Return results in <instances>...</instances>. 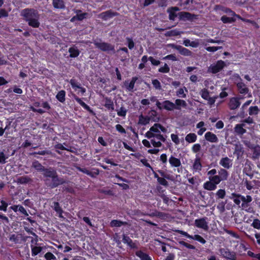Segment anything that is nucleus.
Here are the masks:
<instances>
[{"label":"nucleus","mask_w":260,"mask_h":260,"mask_svg":"<svg viewBox=\"0 0 260 260\" xmlns=\"http://www.w3.org/2000/svg\"><path fill=\"white\" fill-rule=\"evenodd\" d=\"M163 109L168 111H173L175 109V104L173 102L169 100H165L162 103Z\"/></svg>","instance_id":"nucleus-27"},{"label":"nucleus","mask_w":260,"mask_h":260,"mask_svg":"<svg viewBox=\"0 0 260 260\" xmlns=\"http://www.w3.org/2000/svg\"><path fill=\"white\" fill-rule=\"evenodd\" d=\"M251 226L256 229H260V220L259 219H254L251 223Z\"/></svg>","instance_id":"nucleus-61"},{"label":"nucleus","mask_w":260,"mask_h":260,"mask_svg":"<svg viewBox=\"0 0 260 260\" xmlns=\"http://www.w3.org/2000/svg\"><path fill=\"white\" fill-rule=\"evenodd\" d=\"M54 148L56 149V152L59 154H61V153L58 150H64L65 149H67V148L64 147L61 143L56 144L54 146Z\"/></svg>","instance_id":"nucleus-54"},{"label":"nucleus","mask_w":260,"mask_h":260,"mask_svg":"<svg viewBox=\"0 0 260 260\" xmlns=\"http://www.w3.org/2000/svg\"><path fill=\"white\" fill-rule=\"evenodd\" d=\"M181 32L177 29H172L166 32L165 35L167 37H175L179 36Z\"/></svg>","instance_id":"nucleus-42"},{"label":"nucleus","mask_w":260,"mask_h":260,"mask_svg":"<svg viewBox=\"0 0 260 260\" xmlns=\"http://www.w3.org/2000/svg\"><path fill=\"white\" fill-rule=\"evenodd\" d=\"M241 200V208L245 211L251 213L253 212V208L250 207V203L252 201V198L250 195L244 196H238Z\"/></svg>","instance_id":"nucleus-7"},{"label":"nucleus","mask_w":260,"mask_h":260,"mask_svg":"<svg viewBox=\"0 0 260 260\" xmlns=\"http://www.w3.org/2000/svg\"><path fill=\"white\" fill-rule=\"evenodd\" d=\"M222 47L221 46H209L206 47V50L210 52H214L219 49H221Z\"/></svg>","instance_id":"nucleus-59"},{"label":"nucleus","mask_w":260,"mask_h":260,"mask_svg":"<svg viewBox=\"0 0 260 260\" xmlns=\"http://www.w3.org/2000/svg\"><path fill=\"white\" fill-rule=\"evenodd\" d=\"M233 79L235 80V83L236 85L239 92L242 94H246L249 91L248 88L243 82L242 79L238 74H234Z\"/></svg>","instance_id":"nucleus-5"},{"label":"nucleus","mask_w":260,"mask_h":260,"mask_svg":"<svg viewBox=\"0 0 260 260\" xmlns=\"http://www.w3.org/2000/svg\"><path fill=\"white\" fill-rule=\"evenodd\" d=\"M52 4L54 9L64 10L66 8V4L63 0H52Z\"/></svg>","instance_id":"nucleus-21"},{"label":"nucleus","mask_w":260,"mask_h":260,"mask_svg":"<svg viewBox=\"0 0 260 260\" xmlns=\"http://www.w3.org/2000/svg\"><path fill=\"white\" fill-rule=\"evenodd\" d=\"M138 77L135 76V77H132V78L129 82L128 80H125L124 82V85L125 88L127 90H128L129 91H133L135 84L136 82L137 81V80H138Z\"/></svg>","instance_id":"nucleus-19"},{"label":"nucleus","mask_w":260,"mask_h":260,"mask_svg":"<svg viewBox=\"0 0 260 260\" xmlns=\"http://www.w3.org/2000/svg\"><path fill=\"white\" fill-rule=\"evenodd\" d=\"M218 175H214L208 177L209 181L203 184V187L205 189L212 191L217 188V185L222 181L228 180L229 173L225 169L220 168L218 171Z\"/></svg>","instance_id":"nucleus-1"},{"label":"nucleus","mask_w":260,"mask_h":260,"mask_svg":"<svg viewBox=\"0 0 260 260\" xmlns=\"http://www.w3.org/2000/svg\"><path fill=\"white\" fill-rule=\"evenodd\" d=\"M252 101L251 100H248L245 103H244L243 104V105L242 106L241 108V110H240V114H239V116L241 117H244V109L247 107L248 105H249L251 103Z\"/></svg>","instance_id":"nucleus-47"},{"label":"nucleus","mask_w":260,"mask_h":260,"mask_svg":"<svg viewBox=\"0 0 260 260\" xmlns=\"http://www.w3.org/2000/svg\"><path fill=\"white\" fill-rule=\"evenodd\" d=\"M69 52L70 53V57L72 58L77 57L80 54V51L76 47H70L69 49Z\"/></svg>","instance_id":"nucleus-33"},{"label":"nucleus","mask_w":260,"mask_h":260,"mask_svg":"<svg viewBox=\"0 0 260 260\" xmlns=\"http://www.w3.org/2000/svg\"><path fill=\"white\" fill-rule=\"evenodd\" d=\"M7 158L8 156H6L3 151L0 152V164H5Z\"/></svg>","instance_id":"nucleus-62"},{"label":"nucleus","mask_w":260,"mask_h":260,"mask_svg":"<svg viewBox=\"0 0 260 260\" xmlns=\"http://www.w3.org/2000/svg\"><path fill=\"white\" fill-rule=\"evenodd\" d=\"M43 177L45 185L50 189L55 188L66 183V181L59 177L56 171L53 169L44 174Z\"/></svg>","instance_id":"nucleus-3"},{"label":"nucleus","mask_w":260,"mask_h":260,"mask_svg":"<svg viewBox=\"0 0 260 260\" xmlns=\"http://www.w3.org/2000/svg\"><path fill=\"white\" fill-rule=\"evenodd\" d=\"M207 217H203L196 219L194 220V225L198 228L202 229L205 231H207L209 229L208 224L207 221Z\"/></svg>","instance_id":"nucleus-14"},{"label":"nucleus","mask_w":260,"mask_h":260,"mask_svg":"<svg viewBox=\"0 0 260 260\" xmlns=\"http://www.w3.org/2000/svg\"><path fill=\"white\" fill-rule=\"evenodd\" d=\"M31 168H33L37 172H42V175L49 171L51 168H46L38 160H35L32 161Z\"/></svg>","instance_id":"nucleus-17"},{"label":"nucleus","mask_w":260,"mask_h":260,"mask_svg":"<svg viewBox=\"0 0 260 260\" xmlns=\"http://www.w3.org/2000/svg\"><path fill=\"white\" fill-rule=\"evenodd\" d=\"M226 66L225 62L218 60L215 63L211 64L208 68V72L213 74H217L222 71Z\"/></svg>","instance_id":"nucleus-8"},{"label":"nucleus","mask_w":260,"mask_h":260,"mask_svg":"<svg viewBox=\"0 0 260 260\" xmlns=\"http://www.w3.org/2000/svg\"><path fill=\"white\" fill-rule=\"evenodd\" d=\"M193 0H185L182 2L181 6H183L184 9L188 10L190 4H193Z\"/></svg>","instance_id":"nucleus-58"},{"label":"nucleus","mask_w":260,"mask_h":260,"mask_svg":"<svg viewBox=\"0 0 260 260\" xmlns=\"http://www.w3.org/2000/svg\"><path fill=\"white\" fill-rule=\"evenodd\" d=\"M69 82L75 91H77L78 88H81L80 92L82 95H84L86 92V90L85 88L82 87L80 82H78V80L75 78H73L71 79Z\"/></svg>","instance_id":"nucleus-15"},{"label":"nucleus","mask_w":260,"mask_h":260,"mask_svg":"<svg viewBox=\"0 0 260 260\" xmlns=\"http://www.w3.org/2000/svg\"><path fill=\"white\" fill-rule=\"evenodd\" d=\"M0 202L1 204L0 205V210L6 212L8 206V203L3 200H1Z\"/></svg>","instance_id":"nucleus-56"},{"label":"nucleus","mask_w":260,"mask_h":260,"mask_svg":"<svg viewBox=\"0 0 260 260\" xmlns=\"http://www.w3.org/2000/svg\"><path fill=\"white\" fill-rule=\"evenodd\" d=\"M56 98L60 103H64L66 101V91L63 90L59 91L56 95Z\"/></svg>","instance_id":"nucleus-35"},{"label":"nucleus","mask_w":260,"mask_h":260,"mask_svg":"<svg viewBox=\"0 0 260 260\" xmlns=\"http://www.w3.org/2000/svg\"><path fill=\"white\" fill-rule=\"evenodd\" d=\"M0 221L6 225L10 224L9 219L8 217L2 213L0 215Z\"/></svg>","instance_id":"nucleus-53"},{"label":"nucleus","mask_w":260,"mask_h":260,"mask_svg":"<svg viewBox=\"0 0 260 260\" xmlns=\"http://www.w3.org/2000/svg\"><path fill=\"white\" fill-rule=\"evenodd\" d=\"M122 242L132 249H137L138 248L137 244L138 241L137 240L133 241L128 235L125 234H122Z\"/></svg>","instance_id":"nucleus-11"},{"label":"nucleus","mask_w":260,"mask_h":260,"mask_svg":"<svg viewBox=\"0 0 260 260\" xmlns=\"http://www.w3.org/2000/svg\"><path fill=\"white\" fill-rule=\"evenodd\" d=\"M150 121V117L149 116H144L143 115H141L139 116V123L141 125H146L149 123Z\"/></svg>","instance_id":"nucleus-36"},{"label":"nucleus","mask_w":260,"mask_h":260,"mask_svg":"<svg viewBox=\"0 0 260 260\" xmlns=\"http://www.w3.org/2000/svg\"><path fill=\"white\" fill-rule=\"evenodd\" d=\"M245 126L244 124H237L234 127L235 132L238 134L242 135L246 133V130L243 128Z\"/></svg>","instance_id":"nucleus-29"},{"label":"nucleus","mask_w":260,"mask_h":260,"mask_svg":"<svg viewBox=\"0 0 260 260\" xmlns=\"http://www.w3.org/2000/svg\"><path fill=\"white\" fill-rule=\"evenodd\" d=\"M126 40L127 43V46L128 48L131 50L133 49L135 46V43L132 38L127 37L126 38Z\"/></svg>","instance_id":"nucleus-60"},{"label":"nucleus","mask_w":260,"mask_h":260,"mask_svg":"<svg viewBox=\"0 0 260 260\" xmlns=\"http://www.w3.org/2000/svg\"><path fill=\"white\" fill-rule=\"evenodd\" d=\"M202 168V165L201 162V159L199 157H196L192 165V170L193 172H200Z\"/></svg>","instance_id":"nucleus-25"},{"label":"nucleus","mask_w":260,"mask_h":260,"mask_svg":"<svg viewBox=\"0 0 260 260\" xmlns=\"http://www.w3.org/2000/svg\"><path fill=\"white\" fill-rule=\"evenodd\" d=\"M41 104L39 102H35L33 103V106L30 107L31 110L34 112L38 113L40 114H44L46 111L42 109H37L36 108L39 107Z\"/></svg>","instance_id":"nucleus-28"},{"label":"nucleus","mask_w":260,"mask_h":260,"mask_svg":"<svg viewBox=\"0 0 260 260\" xmlns=\"http://www.w3.org/2000/svg\"><path fill=\"white\" fill-rule=\"evenodd\" d=\"M178 11H179V8L177 7H172L168 9L167 12L169 13V18L170 20H175L178 16L176 12Z\"/></svg>","instance_id":"nucleus-20"},{"label":"nucleus","mask_w":260,"mask_h":260,"mask_svg":"<svg viewBox=\"0 0 260 260\" xmlns=\"http://www.w3.org/2000/svg\"><path fill=\"white\" fill-rule=\"evenodd\" d=\"M100 42L97 40H94L93 43L96 48L104 52H114V46L107 42H101V39L99 40Z\"/></svg>","instance_id":"nucleus-6"},{"label":"nucleus","mask_w":260,"mask_h":260,"mask_svg":"<svg viewBox=\"0 0 260 260\" xmlns=\"http://www.w3.org/2000/svg\"><path fill=\"white\" fill-rule=\"evenodd\" d=\"M170 68L167 63H165L163 67L159 68L158 72L162 73H168L170 72Z\"/></svg>","instance_id":"nucleus-57"},{"label":"nucleus","mask_w":260,"mask_h":260,"mask_svg":"<svg viewBox=\"0 0 260 260\" xmlns=\"http://www.w3.org/2000/svg\"><path fill=\"white\" fill-rule=\"evenodd\" d=\"M242 97H232L231 98L228 103V107L229 109L231 110H235L238 108L241 105V102L240 100L242 99Z\"/></svg>","instance_id":"nucleus-13"},{"label":"nucleus","mask_w":260,"mask_h":260,"mask_svg":"<svg viewBox=\"0 0 260 260\" xmlns=\"http://www.w3.org/2000/svg\"><path fill=\"white\" fill-rule=\"evenodd\" d=\"M243 153V148L241 146L236 145L234 152V154L237 156V158H239Z\"/></svg>","instance_id":"nucleus-44"},{"label":"nucleus","mask_w":260,"mask_h":260,"mask_svg":"<svg viewBox=\"0 0 260 260\" xmlns=\"http://www.w3.org/2000/svg\"><path fill=\"white\" fill-rule=\"evenodd\" d=\"M175 109L180 110L181 107L185 108L187 106L186 102L183 100L177 99L175 102Z\"/></svg>","instance_id":"nucleus-31"},{"label":"nucleus","mask_w":260,"mask_h":260,"mask_svg":"<svg viewBox=\"0 0 260 260\" xmlns=\"http://www.w3.org/2000/svg\"><path fill=\"white\" fill-rule=\"evenodd\" d=\"M135 254L141 260H152L147 253L143 252L142 250L137 251Z\"/></svg>","instance_id":"nucleus-30"},{"label":"nucleus","mask_w":260,"mask_h":260,"mask_svg":"<svg viewBox=\"0 0 260 260\" xmlns=\"http://www.w3.org/2000/svg\"><path fill=\"white\" fill-rule=\"evenodd\" d=\"M105 104L104 106L108 110H113L114 109L113 102L110 98H105Z\"/></svg>","instance_id":"nucleus-34"},{"label":"nucleus","mask_w":260,"mask_h":260,"mask_svg":"<svg viewBox=\"0 0 260 260\" xmlns=\"http://www.w3.org/2000/svg\"><path fill=\"white\" fill-rule=\"evenodd\" d=\"M219 164L223 168V169L226 170L232 168L233 165V161L231 159L227 156H225L220 159Z\"/></svg>","instance_id":"nucleus-18"},{"label":"nucleus","mask_w":260,"mask_h":260,"mask_svg":"<svg viewBox=\"0 0 260 260\" xmlns=\"http://www.w3.org/2000/svg\"><path fill=\"white\" fill-rule=\"evenodd\" d=\"M184 90L187 93L188 92V90L185 87H183V88H180L176 91L177 96L181 98H185L186 97V94L184 93Z\"/></svg>","instance_id":"nucleus-40"},{"label":"nucleus","mask_w":260,"mask_h":260,"mask_svg":"<svg viewBox=\"0 0 260 260\" xmlns=\"http://www.w3.org/2000/svg\"><path fill=\"white\" fill-rule=\"evenodd\" d=\"M178 17L180 20L192 21L194 19H198L199 15L187 12H180L178 13Z\"/></svg>","instance_id":"nucleus-10"},{"label":"nucleus","mask_w":260,"mask_h":260,"mask_svg":"<svg viewBox=\"0 0 260 260\" xmlns=\"http://www.w3.org/2000/svg\"><path fill=\"white\" fill-rule=\"evenodd\" d=\"M31 181V178L26 176L20 177L17 179V182L21 184H27Z\"/></svg>","instance_id":"nucleus-38"},{"label":"nucleus","mask_w":260,"mask_h":260,"mask_svg":"<svg viewBox=\"0 0 260 260\" xmlns=\"http://www.w3.org/2000/svg\"><path fill=\"white\" fill-rule=\"evenodd\" d=\"M185 139L186 141L188 143H193L196 141L197 136L194 133H189L186 136Z\"/></svg>","instance_id":"nucleus-37"},{"label":"nucleus","mask_w":260,"mask_h":260,"mask_svg":"<svg viewBox=\"0 0 260 260\" xmlns=\"http://www.w3.org/2000/svg\"><path fill=\"white\" fill-rule=\"evenodd\" d=\"M76 15L78 21L83 20L84 19L86 18L88 15L87 13H82V11L80 10H77L76 11Z\"/></svg>","instance_id":"nucleus-41"},{"label":"nucleus","mask_w":260,"mask_h":260,"mask_svg":"<svg viewBox=\"0 0 260 260\" xmlns=\"http://www.w3.org/2000/svg\"><path fill=\"white\" fill-rule=\"evenodd\" d=\"M232 195L234 198L233 201L235 203V204H236L237 205L239 206L241 203V200L240 198L239 197H238V196H242V195L240 194H238V193H232Z\"/></svg>","instance_id":"nucleus-52"},{"label":"nucleus","mask_w":260,"mask_h":260,"mask_svg":"<svg viewBox=\"0 0 260 260\" xmlns=\"http://www.w3.org/2000/svg\"><path fill=\"white\" fill-rule=\"evenodd\" d=\"M200 94L202 98H203L204 100H206L207 99H209V91L207 89H206V88L202 89L201 90Z\"/></svg>","instance_id":"nucleus-48"},{"label":"nucleus","mask_w":260,"mask_h":260,"mask_svg":"<svg viewBox=\"0 0 260 260\" xmlns=\"http://www.w3.org/2000/svg\"><path fill=\"white\" fill-rule=\"evenodd\" d=\"M259 110L257 106H250L248 110L249 115H256L258 114Z\"/></svg>","instance_id":"nucleus-43"},{"label":"nucleus","mask_w":260,"mask_h":260,"mask_svg":"<svg viewBox=\"0 0 260 260\" xmlns=\"http://www.w3.org/2000/svg\"><path fill=\"white\" fill-rule=\"evenodd\" d=\"M118 15V13L117 12H113L111 10L103 12L101 14L102 19L105 20L117 16Z\"/></svg>","instance_id":"nucleus-24"},{"label":"nucleus","mask_w":260,"mask_h":260,"mask_svg":"<svg viewBox=\"0 0 260 260\" xmlns=\"http://www.w3.org/2000/svg\"><path fill=\"white\" fill-rule=\"evenodd\" d=\"M72 96L73 99L85 110L89 112V113L92 115H95V113L94 112V111L88 105L82 101L80 98L77 96L75 93H73Z\"/></svg>","instance_id":"nucleus-16"},{"label":"nucleus","mask_w":260,"mask_h":260,"mask_svg":"<svg viewBox=\"0 0 260 260\" xmlns=\"http://www.w3.org/2000/svg\"><path fill=\"white\" fill-rule=\"evenodd\" d=\"M51 207L53 209V210L56 212V213L58 215L59 217H62V213L63 212V210L60 204L57 202H54L53 203Z\"/></svg>","instance_id":"nucleus-26"},{"label":"nucleus","mask_w":260,"mask_h":260,"mask_svg":"<svg viewBox=\"0 0 260 260\" xmlns=\"http://www.w3.org/2000/svg\"><path fill=\"white\" fill-rule=\"evenodd\" d=\"M126 224L127 222L126 221H122L117 219L112 220L110 223V225L112 228L121 227L122 225H126Z\"/></svg>","instance_id":"nucleus-32"},{"label":"nucleus","mask_w":260,"mask_h":260,"mask_svg":"<svg viewBox=\"0 0 260 260\" xmlns=\"http://www.w3.org/2000/svg\"><path fill=\"white\" fill-rule=\"evenodd\" d=\"M152 84H153V87L156 89H160L161 88V84L160 82L157 79H153L152 80Z\"/></svg>","instance_id":"nucleus-63"},{"label":"nucleus","mask_w":260,"mask_h":260,"mask_svg":"<svg viewBox=\"0 0 260 260\" xmlns=\"http://www.w3.org/2000/svg\"><path fill=\"white\" fill-rule=\"evenodd\" d=\"M221 256L227 260H236V253L234 251H231L228 248H221L219 250Z\"/></svg>","instance_id":"nucleus-9"},{"label":"nucleus","mask_w":260,"mask_h":260,"mask_svg":"<svg viewBox=\"0 0 260 260\" xmlns=\"http://www.w3.org/2000/svg\"><path fill=\"white\" fill-rule=\"evenodd\" d=\"M155 138H151L150 140V144H151L155 148L160 147L162 146V143L160 142L161 141L159 140L158 141H156L155 140Z\"/></svg>","instance_id":"nucleus-51"},{"label":"nucleus","mask_w":260,"mask_h":260,"mask_svg":"<svg viewBox=\"0 0 260 260\" xmlns=\"http://www.w3.org/2000/svg\"><path fill=\"white\" fill-rule=\"evenodd\" d=\"M191 239L196 240L202 244H205L206 243V241L199 235H194L192 236V238H191Z\"/></svg>","instance_id":"nucleus-50"},{"label":"nucleus","mask_w":260,"mask_h":260,"mask_svg":"<svg viewBox=\"0 0 260 260\" xmlns=\"http://www.w3.org/2000/svg\"><path fill=\"white\" fill-rule=\"evenodd\" d=\"M20 15L29 26L33 28H38L40 26V15L37 10L32 8L24 9L21 11Z\"/></svg>","instance_id":"nucleus-2"},{"label":"nucleus","mask_w":260,"mask_h":260,"mask_svg":"<svg viewBox=\"0 0 260 260\" xmlns=\"http://www.w3.org/2000/svg\"><path fill=\"white\" fill-rule=\"evenodd\" d=\"M221 20L223 23H231L234 22L236 19L233 17H229L225 15H223L221 17Z\"/></svg>","instance_id":"nucleus-46"},{"label":"nucleus","mask_w":260,"mask_h":260,"mask_svg":"<svg viewBox=\"0 0 260 260\" xmlns=\"http://www.w3.org/2000/svg\"><path fill=\"white\" fill-rule=\"evenodd\" d=\"M205 139L211 143H217L218 139L216 135L212 132H208L205 135Z\"/></svg>","instance_id":"nucleus-23"},{"label":"nucleus","mask_w":260,"mask_h":260,"mask_svg":"<svg viewBox=\"0 0 260 260\" xmlns=\"http://www.w3.org/2000/svg\"><path fill=\"white\" fill-rule=\"evenodd\" d=\"M43 247L41 246H34L31 245V255L35 256L40 253L43 250Z\"/></svg>","instance_id":"nucleus-39"},{"label":"nucleus","mask_w":260,"mask_h":260,"mask_svg":"<svg viewBox=\"0 0 260 260\" xmlns=\"http://www.w3.org/2000/svg\"><path fill=\"white\" fill-rule=\"evenodd\" d=\"M222 11L226 13V14H228L229 15H231L233 16H235L237 17V16H238V14H236V13L233 11V10H232L231 9L229 8H224Z\"/></svg>","instance_id":"nucleus-64"},{"label":"nucleus","mask_w":260,"mask_h":260,"mask_svg":"<svg viewBox=\"0 0 260 260\" xmlns=\"http://www.w3.org/2000/svg\"><path fill=\"white\" fill-rule=\"evenodd\" d=\"M173 49L178 50L179 53L183 56H190L192 55V52L189 49L182 47L181 45H178L174 44H170L169 45Z\"/></svg>","instance_id":"nucleus-12"},{"label":"nucleus","mask_w":260,"mask_h":260,"mask_svg":"<svg viewBox=\"0 0 260 260\" xmlns=\"http://www.w3.org/2000/svg\"><path fill=\"white\" fill-rule=\"evenodd\" d=\"M116 111L117 115L123 117H125L127 112V109L123 106H121L119 109H117Z\"/></svg>","instance_id":"nucleus-45"},{"label":"nucleus","mask_w":260,"mask_h":260,"mask_svg":"<svg viewBox=\"0 0 260 260\" xmlns=\"http://www.w3.org/2000/svg\"><path fill=\"white\" fill-rule=\"evenodd\" d=\"M169 162L172 168H178L181 166V162L180 158L171 155L169 158Z\"/></svg>","instance_id":"nucleus-22"},{"label":"nucleus","mask_w":260,"mask_h":260,"mask_svg":"<svg viewBox=\"0 0 260 260\" xmlns=\"http://www.w3.org/2000/svg\"><path fill=\"white\" fill-rule=\"evenodd\" d=\"M44 257L46 260H57L56 256L51 252H47L44 255Z\"/></svg>","instance_id":"nucleus-55"},{"label":"nucleus","mask_w":260,"mask_h":260,"mask_svg":"<svg viewBox=\"0 0 260 260\" xmlns=\"http://www.w3.org/2000/svg\"><path fill=\"white\" fill-rule=\"evenodd\" d=\"M145 137L148 139L152 138H155L158 140H160L162 142H165L166 141V138L161 134L159 128L157 126V123H155L152 126L149 130L145 134Z\"/></svg>","instance_id":"nucleus-4"},{"label":"nucleus","mask_w":260,"mask_h":260,"mask_svg":"<svg viewBox=\"0 0 260 260\" xmlns=\"http://www.w3.org/2000/svg\"><path fill=\"white\" fill-rule=\"evenodd\" d=\"M226 192L224 189H219L215 193L216 199H223L225 197Z\"/></svg>","instance_id":"nucleus-49"}]
</instances>
